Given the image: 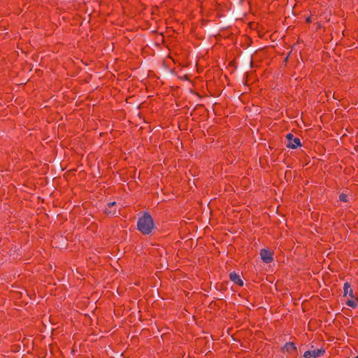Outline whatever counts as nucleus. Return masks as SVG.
<instances>
[{"mask_svg":"<svg viewBox=\"0 0 358 358\" xmlns=\"http://www.w3.org/2000/svg\"><path fill=\"white\" fill-rule=\"evenodd\" d=\"M138 229L144 234H149L154 228L153 220L149 213H144L137 223Z\"/></svg>","mask_w":358,"mask_h":358,"instance_id":"1","label":"nucleus"},{"mask_svg":"<svg viewBox=\"0 0 358 358\" xmlns=\"http://www.w3.org/2000/svg\"><path fill=\"white\" fill-rule=\"evenodd\" d=\"M287 139L288 140V143L287 144V147L292 149H296L298 147L301 146L300 139L298 138H294L292 134L289 133L286 136Z\"/></svg>","mask_w":358,"mask_h":358,"instance_id":"2","label":"nucleus"},{"mask_svg":"<svg viewBox=\"0 0 358 358\" xmlns=\"http://www.w3.org/2000/svg\"><path fill=\"white\" fill-rule=\"evenodd\" d=\"M325 353L324 348L307 350L303 354L304 358H317L322 357Z\"/></svg>","mask_w":358,"mask_h":358,"instance_id":"3","label":"nucleus"},{"mask_svg":"<svg viewBox=\"0 0 358 358\" xmlns=\"http://www.w3.org/2000/svg\"><path fill=\"white\" fill-rule=\"evenodd\" d=\"M260 256L262 260L264 263H270L273 261V256L271 252L268 250L267 249H262L260 251Z\"/></svg>","mask_w":358,"mask_h":358,"instance_id":"4","label":"nucleus"},{"mask_svg":"<svg viewBox=\"0 0 358 358\" xmlns=\"http://www.w3.org/2000/svg\"><path fill=\"white\" fill-rule=\"evenodd\" d=\"M347 295L350 296L352 298L354 297L353 291L351 289V286L348 282H345L343 287V296H346Z\"/></svg>","mask_w":358,"mask_h":358,"instance_id":"5","label":"nucleus"},{"mask_svg":"<svg viewBox=\"0 0 358 358\" xmlns=\"http://www.w3.org/2000/svg\"><path fill=\"white\" fill-rule=\"evenodd\" d=\"M230 279L232 282L236 283L238 285H243V280L240 278L239 275H237L236 273H230Z\"/></svg>","mask_w":358,"mask_h":358,"instance_id":"6","label":"nucleus"},{"mask_svg":"<svg viewBox=\"0 0 358 358\" xmlns=\"http://www.w3.org/2000/svg\"><path fill=\"white\" fill-rule=\"evenodd\" d=\"M296 346L292 342L287 343L283 347V350L287 352L296 351Z\"/></svg>","mask_w":358,"mask_h":358,"instance_id":"7","label":"nucleus"},{"mask_svg":"<svg viewBox=\"0 0 358 358\" xmlns=\"http://www.w3.org/2000/svg\"><path fill=\"white\" fill-rule=\"evenodd\" d=\"M105 212L106 214L109 215H115L117 214V211L115 209H111V208H106L105 209Z\"/></svg>","mask_w":358,"mask_h":358,"instance_id":"8","label":"nucleus"},{"mask_svg":"<svg viewBox=\"0 0 358 358\" xmlns=\"http://www.w3.org/2000/svg\"><path fill=\"white\" fill-rule=\"evenodd\" d=\"M346 303L348 306L352 307V308H355L357 306V302L355 300H348L346 302Z\"/></svg>","mask_w":358,"mask_h":358,"instance_id":"9","label":"nucleus"},{"mask_svg":"<svg viewBox=\"0 0 358 358\" xmlns=\"http://www.w3.org/2000/svg\"><path fill=\"white\" fill-rule=\"evenodd\" d=\"M339 199L342 201H344V202L348 201V196H347V194H345L344 193H342L340 194Z\"/></svg>","mask_w":358,"mask_h":358,"instance_id":"10","label":"nucleus"},{"mask_svg":"<svg viewBox=\"0 0 358 358\" xmlns=\"http://www.w3.org/2000/svg\"><path fill=\"white\" fill-rule=\"evenodd\" d=\"M115 204H116V202H115V201H113V202H110V203H108V208H112V207H113Z\"/></svg>","mask_w":358,"mask_h":358,"instance_id":"11","label":"nucleus"},{"mask_svg":"<svg viewBox=\"0 0 358 358\" xmlns=\"http://www.w3.org/2000/svg\"><path fill=\"white\" fill-rule=\"evenodd\" d=\"M357 358H358V356H357Z\"/></svg>","mask_w":358,"mask_h":358,"instance_id":"12","label":"nucleus"}]
</instances>
